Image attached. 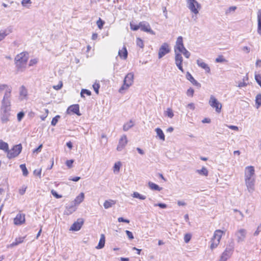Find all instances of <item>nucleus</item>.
I'll list each match as a JSON object with an SVG mask.
<instances>
[{
	"mask_svg": "<svg viewBox=\"0 0 261 261\" xmlns=\"http://www.w3.org/2000/svg\"><path fill=\"white\" fill-rule=\"evenodd\" d=\"M245 179L248 191L249 192L252 193L254 190L255 178Z\"/></svg>",
	"mask_w": 261,
	"mask_h": 261,
	"instance_id": "obj_17",
	"label": "nucleus"
},
{
	"mask_svg": "<svg viewBox=\"0 0 261 261\" xmlns=\"http://www.w3.org/2000/svg\"><path fill=\"white\" fill-rule=\"evenodd\" d=\"M62 86H63V84H62V82H60L59 84H58L57 85H56V86H54L53 88L54 89L58 90H60L62 87Z\"/></svg>",
	"mask_w": 261,
	"mask_h": 261,
	"instance_id": "obj_64",
	"label": "nucleus"
},
{
	"mask_svg": "<svg viewBox=\"0 0 261 261\" xmlns=\"http://www.w3.org/2000/svg\"><path fill=\"white\" fill-rule=\"evenodd\" d=\"M165 115L170 118H172L174 116L173 112L171 108H168L167 109L165 112Z\"/></svg>",
	"mask_w": 261,
	"mask_h": 261,
	"instance_id": "obj_40",
	"label": "nucleus"
},
{
	"mask_svg": "<svg viewBox=\"0 0 261 261\" xmlns=\"http://www.w3.org/2000/svg\"><path fill=\"white\" fill-rule=\"evenodd\" d=\"M84 198V193H81L74 199L73 202L75 204H80L81 203L83 200Z\"/></svg>",
	"mask_w": 261,
	"mask_h": 261,
	"instance_id": "obj_30",
	"label": "nucleus"
},
{
	"mask_svg": "<svg viewBox=\"0 0 261 261\" xmlns=\"http://www.w3.org/2000/svg\"><path fill=\"white\" fill-rule=\"evenodd\" d=\"M255 79L258 85L261 84V75L259 74H255Z\"/></svg>",
	"mask_w": 261,
	"mask_h": 261,
	"instance_id": "obj_60",
	"label": "nucleus"
},
{
	"mask_svg": "<svg viewBox=\"0 0 261 261\" xmlns=\"http://www.w3.org/2000/svg\"><path fill=\"white\" fill-rule=\"evenodd\" d=\"M186 49L183 43V38L181 36H179L176 41V44L174 46V52L179 53L182 51L184 49Z\"/></svg>",
	"mask_w": 261,
	"mask_h": 261,
	"instance_id": "obj_12",
	"label": "nucleus"
},
{
	"mask_svg": "<svg viewBox=\"0 0 261 261\" xmlns=\"http://www.w3.org/2000/svg\"><path fill=\"white\" fill-rule=\"evenodd\" d=\"M134 125V122L132 120H130L129 122L123 125V129L124 131H127L129 128L132 127Z\"/></svg>",
	"mask_w": 261,
	"mask_h": 261,
	"instance_id": "obj_34",
	"label": "nucleus"
},
{
	"mask_svg": "<svg viewBox=\"0 0 261 261\" xmlns=\"http://www.w3.org/2000/svg\"><path fill=\"white\" fill-rule=\"evenodd\" d=\"M191 239V235L190 233H186L184 236V241L187 243Z\"/></svg>",
	"mask_w": 261,
	"mask_h": 261,
	"instance_id": "obj_53",
	"label": "nucleus"
},
{
	"mask_svg": "<svg viewBox=\"0 0 261 261\" xmlns=\"http://www.w3.org/2000/svg\"><path fill=\"white\" fill-rule=\"evenodd\" d=\"M105 244V236L103 234L100 235V239L98 245L96 247L97 249H102L104 247Z\"/></svg>",
	"mask_w": 261,
	"mask_h": 261,
	"instance_id": "obj_24",
	"label": "nucleus"
},
{
	"mask_svg": "<svg viewBox=\"0 0 261 261\" xmlns=\"http://www.w3.org/2000/svg\"><path fill=\"white\" fill-rule=\"evenodd\" d=\"M130 29L133 31H137L139 29H140V23L138 25L134 24L132 23H130Z\"/></svg>",
	"mask_w": 261,
	"mask_h": 261,
	"instance_id": "obj_49",
	"label": "nucleus"
},
{
	"mask_svg": "<svg viewBox=\"0 0 261 261\" xmlns=\"http://www.w3.org/2000/svg\"><path fill=\"white\" fill-rule=\"evenodd\" d=\"M132 196L134 198H138L141 200H144L146 199V196L144 195H141L137 192H134L132 195Z\"/></svg>",
	"mask_w": 261,
	"mask_h": 261,
	"instance_id": "obj_37",
	"label": "nucleus"
},
{
	"mask_svg": "<svg viewBox=\"0 0 261 261\" xmlns=\"http://www.w3.org/2000/svg\"><path fill=\"white\" fill-rule=\"evenodd\" d=\"M104 23H105V22L103 20H102L100 18L96 22V24H97L98 27L99 28V29H100L102 28Z\"/></svg>",
	"mask_w": 261,
	"mask_h": 261,
	"instance_id": "obj_47",
	"label": "nucleus"
},
{
	"mask_svg": "<svg viewBox=\"0 0 261 261\" xmlns=\"http://www.w3.org/2000/svg\"><path fill=\"white\" fill-rule=\"evenodd\" d=\"M84 223V221L82 219H79L77 220L73 223L70 228V230L72 231H78L79 230Z\"/></svg>",
	"mask_w": 261,
	"mask_h": 261,
	"instance_id": "obj_18",
	"label": "nucleus"
},
{
	"mask_svg": "<svg viewBox=\"0 0 261 261\" xmlns=\"http://www.w3.org/2000/svg\"><path fill=\"white\" fill-rule=\"evenodd\" d=\"M187 7L190 11L195 14L199 12L198 9H200V5L196 0H187Z\"/></svg>",
	"mask_w": 261,
	"mask_h": 261,
	"instance_id": "obj_4",
	"label": "nucleus"
},
{
	"mask_svg": "<svg viewBox=\"0 0 261 261\" xmlns=\"http://www.w3.org/2000/svg\"><path fill=\"white\" fill-rule=\"evenodd\" d=\"M198 66L205 70L206 73H210L211 69L207 64L204 63L202 59H198L196 61Z\"/></svg>",
	"mask_w": 261,
	"mask_h": 261,
	"instance_id": "obj_21",
	"label": "nucleus"
},
{
	"mask_svg": "<svg viewBox=\"0 0 261 261\" xmlns=\"http://www.w3.org/2000/svg\"><path fill=\"white\" fill-rule=\"evenodd\" d=\"M29 59V54L27 52H22L15 58V63L18 70L22 71L25 67Z\"/></svg>",
	"mask_w": 261,
	"mask_h": 261,
	"instance_id": "obj_2",
	"label": "nucleus"
},
{
	"mask_svg": "<svg viewBox=\"0 0 261 261\" xmlns=\"http://www.w3.org/2000/svg\"><path fill=\"white\" fill-rule=\"evenodd\" d=\"M127 51L125 47H123L122 50H119L118 51V55L119 57L123 59H126L127 57Z\"/></svg>",
	"mask_w": 261,
	"mask_h": 261,
	"instance_id": "obj_26",
	"label": "nucleus"
},
{
	"mask_svg": "<svg viewBox=\"0 0 261 261\" xmlns=\"http://www.w3.org/2000/svg\"><path fill=\"white\" fill-rule=\"evenodd\" d=\"M127 143V137L126 135H123L120 139L118 145L117 147V150L118 151H121L125 146Z\"/></svg>",
	"mask_w": 261,
	"mask_h": 261,
	"instance_id": "obj_16",
	"label": "nucleus"
},
{
	"mask_svg": "<svg viewBox=\"0 0 261 261\" xmlns=\"http://www.w3.org/2000/svg\"><path fill=\"white\" fill-rule=\"evenodd\" d=\"M225 59L222 56H219L218 58L216 59L215 60L216 62L217 63H222L225 62Z\"/></svg>",
	"mask_w": 261,
	"mask_h": 261,
	"instance_id": "obj_55",
	"label": "nucleus"
},
{
	"mask_svg": "<svg viewBox=\"0 0 261 261\" xmlns=\"http://www.w3.org/2000/svg\"><path fill=\"white\" fill-rule=\"evenodd\" d=\"M134 74L132 72L128 73L123 80V84L119 89V92L128 89L133 83Z\"/></svg>",
	"mask_w": 261,
	"mask_h": 261,
	"instance_id": "obj_3",
	"label": "nucleus"
},
{
	"mask_svg": "<svg viewBox=\"0 0 261 261\" xmlns=\"http://www.w3.org/2000/svg\"><path fill=\"white\" fill-rule=\"evenodd\" d=\"M51 193L55 197L58 199L62 197V195L58 194L57 192L54 190H51Z\"/></svg>",
	"mask_w": 261,
	"mask_h": 261,
	"instance_id": "obj_56",
	"label": "nucleus"
},
{
	"mask_svg": "<svg viewBox=\"0 0 261 261\" xmlns=\"http://www.w3.org/2000/svg\"><path fill=\"white\" fill-rule=\"evenodd\" d=\"M99 87L100 85L98 83H95L93 85V89L96 94H98Z\"/></svg>",
	"mask_w": 261,
	"mask_h": 261,
	"instance_id": "obj_48",
	"label": "nucleus"
},
{
	"mask_svg": "<svg viewBox=\"0 0 261 261\" xmlns=\"http://www.w3.org/2000/svg\"><path fill=\"white\" fill-rule=\"evenodd\" d=\"M120 165H121L120 162H119L116 163L114 166V171H119L120 170Z\"/></svg>",
	"mask_w": 261,
	"mask_h": 261,
	"instance_id": "obj_57",
	"label": "nucleus"
},
{
	"mask_svg": "<svg viewBox=\"0 0 261 261\" xmlns=\"http://www.w3.org/2000/svg\"><path fill=\"white\" fill-rule=\"evenodd\" d=\"M12 90V87L7 84H0V93L5 91L4 95L2 100V103L3 104V107L5 109L8 108L9 102H11L10 98Z\"/></svg>",
	"mask_w": 261,
	"mask_h": 261,
	"instance_id": "obj_1",
	"label": "nucleus"
},
{
	"mask_svg": "<svg viewBox=\"0 0 261 261\" xmlns=\"http://www.w3.org/2000/svg\"><path fill=\"white\" fill-rule=\"evenodd\" d=\"M22 146L21 144L14 146L11 150L8 152V157L9 158H13L17 156L21 151Z\"/></svg>",
	"mask_w": 261,
	"mask_h": 261,
	"instance_id": "obj_7",
	"label": "nucleus"
},
{
	"mask_svg": "<svg viewBox=\"0 0 261 261\" xmlns=\"http://www.w3.org/2000/svg\"><path fill=\"white\" fill-rule=\"evenodd\" d=\"M255 103L258 109L261 106V94H257L255 97Z\"/></svg>",
	"mask_w": 261,
	"mask_h": 261,
	"instance_id": "obj_39",
	"label": "nucleus"
},
{
	"mask_svg": "<svg viewBox=\"0 0 261 261\" xmlns=\"http://www.w3.org/2000/svg\"><path fill=\"white\" fill-rule=\"evenodd\" d=\"M140 27L141 31L147 32L152 35H154V32L151 30L149 24L146 21H141L140 22Z\"/></svg>",
	"mask_w": 261,
	"mask_h": 261,
	"instance_id": "obj_14",
	"label": "nucleus"
},
{
	"mask_svg": "<svg viewBox=\"0 0 261 261\" xmlns=\"http://www.w3.org/2000/svg\"><path fill=\"white\" fill-rule=\"evenodd\" d=\"M60 116L59 115H57L55 117H54L51 120V124L53 126H55L57 123L59 118H60Z\"/></svg>",
	"mask_w": 261,
	"mask_h": 261,
	"instance_id": "obj_45",
	"label": "nucleus"
},
{
	"mask_svg": "<svg viewBox=\"0 0 261 261\" xmlns=\"http://www.w3.org/2000/svg\"><path fill=\"white\" fill-rule=\"evenodd\" d=\"M211 242V244L210 248L212 250L214 249V248H216L220 243L219 241L215 240H214L213 239H212Z\"/></svg>",
	"mask_w": 261,
	"mask_h": 261,
	"instance_id": "obj_38",
	"label": "nucleus"
},
{
	"mask_svg": "<svg viewBox=\"0 0 261 261\" xmlns=\"http://www.w3.org/2000/svg\"><path fill=\"white\" fill-rule=\"evenodd\" d=\"M186 79L189 80L193 85L200 88L201 84L194 79L189 72H187L186 75Z\"/></svg>",
	"mask_w": 261,
	"mask_h": 261,
	"instance_id": "obj_22",
	"label": "nucleus"
},
{
	"mask_svg": "<svg viewBox=\"0 0 261 261\" xmlns=\"http://www.w3.org/2000/svg\"><path fill=\"white\" fill-rule=\"evenodd\" d=\"M247 231L245 229L241 228L238 229L235 233L238 243H242L245 241L246 238Z\"/></svg>",
	"mask_w": 261,
	"mask_h": 261,
	"instance_id": "obj_6",
	"label": "nucleus"
},
{
	"mask_svg": "<svg viewBox=\"0 0 261 261\" xmlns=\"http://www.w3.org/2000/svg\"><path fill=\"white\" fill-rule=\"evenodd\" d=\"M261 231V223L258 226L256 230L254 232V236H257Z\"/></svg>",
	"mask_w": 261,
	"mask_h": 261,
	"instance_id": "obj_61",
	"label": "nucleus"
},
{
	"mask_svg": "<svg viewBox=\"0 0 261 261\" xmlns=\"http://www.w3.org/2000/svg\"><path fill=\"white\" fill-rule=\"evenodd\" d=\"M24 116V113L23 112H20L17 114V120L18 121H20Z\"/></svg>",
	"mask_w": 261,
	"mask_h": 261,
	"instance_id": "obj_54",
	"label": "nucleus"
},
{
	"mask_svg": "<svg viewBox=\"0 0 261 261\" xmlns=\"http://www.w3.org/2000/svg\"><path fill=\"white\" fill-rule=\"evenodd\" d=\"M170 51L169 45L167 43H164L159 50L158 57L159 59L163 58Z\"/></svg>",
	"mask_w": 261,
	"mask_h": 261,
	"instance_id": "obj_9",
	"label": "nucleus"
},
{
	"mask_svg": "<svg viewBox=\"0 0 261 261\" xmlns=\"http://www.w3.org/2000/svg\"><path fill=\"white\" fill-rule=\"evenodd\" d=\"M71 113L76 114L78 116L81 115V114L80 113L79 105H73L68 107L67 110V113L69 114Z\"/></svg>",
	"mask_w": 261,
	"mask_h": 261,
	"instance_id": "obj_19",
	"label": "nucleus"
},
{
	"mask_svg": "<svg viewBox=\"0 0 261 261\" xmlns=\"http://www.w3.org/2000/svg\"><path fill=\"white\" fill-rule=\"evenodd\" d=\"M194 92V90L193 88H189L187 92V95L189 96H193Z\"/></svg>",
	"mask_w": 261,
	"mask_h": 261,
	"instance_id": "obj_58",
	"label": "nucleus"
},
{
	"mask_svg": "<svg viewBox=\"0 0 261 261\" xmlns=\"http://www.w3.org/2000/svg\"><path fill=\"white\" fill-rule=\"evenodd\" d=\"M237 9V7L236 6H231V7H230L226 11H225V13L226 14H228L230 13H231V12H234L235 11V10Z\"/></svg>",
	"mask_w": 261,
	"mask_h": 261,
	"instance_id": "obj_51",
	"label": "nucleus"
},
{
	"mask_svg": "<svg viewBox=\"0 0 261 261\" xmlns=\"http://www.w3.org/2000/svg\"><path fill=\"white\" fill-rule=\"evenodd\" d=\"M196 172H197L200 175L207 176L208 175V170L207 169L203 167L200 170H197Z\"/></svg>",
	"mask_w": 261,
	"mask_h": 261,
	"instance_id": "obj_36",
	"label": "nucleus"
},
{
	"mask_svg": "<svg viewBox=\"0 0 261 261\" xmlns=\"http://www.w3.org/2000/svg\"><path fill=\"white\" fill-rule=\"evenodd\" d=\"M182 53L186 58H189L190 57V53L187 49H185L182 51L180 52V54Z\"/></svg>",
	"mask_w": 261,
	"mask_h": 261,
	"instance_id": "obj_50",
	"label": "nucleus"
},
{
	"mask_svg": "<svg viewBox=\"0 0 261 261\" xmlns=\"http://www.w3.org/2000/svg\"><path fill=\"white\" fill-rule=\"evenodd\" d=\"M209 105L213 108L215 109L216 112L219 113L222 109L221 103L213 95H211L208 101Z\"/></svg>",
	"mask_w": 261,
	"mask_h": 261,
	"instance_id": "obj_5",
	"label": "nucleus"
},
{
	"mask_svg": "<svg viewBox=\"0 0 261 261\" xmlns=\"http://www.w3.org/2000/svg\"><path fill=\"white\" fill-rule=\"evenodd\" d=\"M23 242V238H18L16 239L15 241L13 242L11 245V247H14L18 245L19 244L22 243Z\"/></svg>",
	"mask_w": 261,
	"mask_h": 261,
	"instance_id": "obj_42",
	"label": "nucleus"
},
{
	"mask_svg": "<svg viewBox=\"0 0 261 261\" xmlns=\"http://www.w3.org/2000/svg\"><path fill=\"white\" fill-rule=\"evenodd\" d=\"M186 49L183 43V38L181 36H179L176 41V44L174 46V52L179 53L182 51L184 49Z\"/></svg>",
	"mask_w": 261,
	"mask_h": 261,
	"instance_id": "obj_10",
	"label": "nucleus"
},
{
	"mask_svg": "<svg viewBox=\"0 0 261 261\" xmlns=\"http://www.w3.org/2000/svg\"><path fill=\"white\" fill-rule=\"evenodd\" d=\"M32 3L31 0H22L21 5L23 7H27L28 8H30V6H28L27 4H31Z\"/></svg>",
	"mask_w": 261,
	"mask_h": 261,
	"instance_id": "obj_46",
	"label": "nucleus"
},
{
	"mask_svg": "<svg viewBox=\"0 0 261 261\" xmlns=\"http://www.w3.org/2000/svg\"><path fill=\"white\" fill-rule=\"evenodd\" d=\"M74 161L73 160H67L66 162V165L68 168H71L72 166V164Z\"/></svg>",
	"mask_w": 261,
	"mask_h": 261,
	"instance_id": "obj_63",
	"label": "nucleus"
},
{
	"mask_svg": "<svg viewBox=\"0 0 261 261\" xmlns=\"http://www.w3.org/2000/svg\"><path fill=\"white\" fill-rule=\"evenodd\" d=\"M0 149L3 150L6 152L9 151V146L8 143L4 142L2 140H0Z\"/></svg>",
	"mask_w": 261,
	"mask_h": 261,
	"instance_id": "obj_32",
	"label": "nucleus"
},
{
	"mask_svg": "<svg viewBox=\"0 0 261 261\" xmlns=\"http://www.w3.org/2000/svg\"><path fill=\"white\" fill-rule=\"evenodd\" d=\"M148 186L149 188L152 190L160 191L162 189V188L160 187L158 185L151 181H149L148 182Z\"/></svg>",
	"mask_w": 261,
	"mask_h": 261,
	"instance_id": "obj_29",
	"label": "nucleus"
},
{
	"mask_svg": "<svg viewBox=\"0 0 261 261\" xmlns=\"http://www.w3.org/2000/svg\"><path fill=\"white\" fill-rule=\"evenodd\" d=\"M183 58L181 54L177 52H175V63L178 68L182 72H184V70L182 68Z\"/></svg>",
	"mask_w": 261,
	"mask_h": 261,
	"instance_id": "obj_13",
	"label": "nucleus"
},
{
	"mask_svg": "<svg viewBox=\"0 0 261 261\" xmlns=\"http://www.w3.org/2000/svg\"><path fill=\"white\" fill-rule=\"evenodd\" d=\"M223 233V231L221 230H216L214 234L213 237L212 239L217 241H220L222 234Z\"/></svg>",
	"mask_w": 261,
	"mask_h": 261,
	"instance_id": "obj_25",
	"label": "nucleus"
},
{
	"mask_svg": "<svg viewBox=\"0 0 261 261\" xmlns=\"http://www.w3.org/2000/svg\"><path fill=\"white\" fill-rule=\"evenodd\" d=\"M136 44L137 45L140 47L141 48H143L144 47V43L143 40L140 38H137L136 39Z\"/></svg>",
	"mask_w": 261,
	"mask_h": 261,
	"instance_id": "obj_44",
	"label": "nucleus"
},
{
	"mask_svg": "<svg viewBox=\"0 0 261 261\" xmlns=\"http://www.w3.org/2000/svg\"><path fill=\"white\" fill-rule=\"evenodd\" d=\"M20 96V97H22L21 99L27 96L28 94V91L26 88L24 87V86H21L20 88V92H19Z\"/></svg>",
	"mask_w": 261,
	"mask_h": 261,
	"instance_id": "obj_33",
	"label": "nucleus"
},
{
	"mask_svg": "<svg viewBox=\"0 0 261 261\" xmlns=\"http://www.w3.org/2000/svg\"><path fill=\"white\" fill-rule=\"evenodd\" d=\"M20 168L21 169L23 175L25 176L28 174V171L25 164H21L20 165Z\"/></svg>",
	"mask_w": 261,
	"mask_h": 261,
	"instance_id": "obj_41",
	"label": "nucleus"
},
{
	"mask_svg": "<svg viewBox=\"0 0 261 261\" xmlns=\"http://www.w3.org/2000/svg\"><path fill=\"white\" fill-rule=\"evenodd\" d=\"M75 204L73 201H72L69 205L66 206L65 213L67 215L71 214L75 211Z\"/></svg>",
	"mask_w": 261,
	"mask_h": 261,
	"instance_id": "obj_23",
	"label": "nucleus"
},
{
	"mask_svg": "<svg viewBox=\"0 0 261 261\" xmlns=\"http://www.w3.org/2000/svg\"><path fill=\"white\" fill-rule=\"evenodd\" d=\"M125 233L129 240H133L134 237L133 233L129 230H125Z\"/></svg>",
	"mask_w": 261,
	"mask_h": 261,
	"instance_id": "obj_59",
	"label": "nucleus"
},
{
	"mask_svg": "<svg viewBox=\"0 0 261 261\" xmlns=\"http://www.w3.org/2000/svg\"><path fill=\"white\" fill-rule=\"evenodd\" d=\"M86 94L88 96H90L91 95V92L90 91L87 89H82L81 92V96L82 97H85L84 94Z\"/></svg>",
	"mask_w": 261,
	"mask_h": 261,
	"instance_id": "obj_43",
	"label": "nucleus"
},
{
	"mask_svg": "<svg viewBox=\"0 0 261 261\" xmlns=\"http://www.w3.org/2000/svg\"><path fill=\"white\" fill-rule=\"evenodd\" d=\"M232 252L229 250H228L227 249L225 248V250L223 252L221 257H222L223 259L227 260L228 258L230 257Z\"/></svg>",
	"mask_w": 261,
	"mask_h": 261,
	"instance_id": "obj_27",
	"label": "nucleus"
},
{
	"mask_svg": "<svg viewBox=\"0 0 261 261\" xmlns=\"http://www.w3.org/2000/svg\"><path fill=\"white\" fill-rule=\"evenodd\" d=\"M257 22L258 24H261V9L258 10L257 12Z\"/></svg>",
	"mask_w": 261,
	"mask_h": 261,
	"instance_id": "obj_62",
	"label": "nucleus"
},
{
	"mask_svg": "<svg viewBox=\"0 0 261 261\" xmlns=\"http://www.w3.org/2000/svg\"><path fill=\"white\" fill-rule=\"evenodd\" d=\"M254 168L253 166H248L245 168V179L254 178Z\"/></svg>",
	"mask_w": 261,
	"mask_h": 261,
	"instance_id": "obj_15",
	"label": "nucleus"
},
{
	"mask_svg": "<svg viewBox=\"0 0 261 261\" xmlns=\"http://www.w3.org/2000/svg\"><path fill=\"white\" fill-rule=\"evenodd\" d=\"M115 204L114 201L112 200H106L103 203V206L105 208L108 209L110 207H111L112 205Z\"/></svg>",
	"mask_w": 261,
	"mask_h": 261,
	"instance_id": "obj_35",
	"label": "nucleus"
},
{
	"mask_svg": "<svg viewBox=\"0 0 261 261\" xmlns=\"http://www.w3.org/2000/svg\"><path fill=\"white\" fill-rule=\"evenodd\" d=\"M155 131L160 140H165V135L163 130L160 128H156L155 129Z\"/></svg>",
	"mask_w": 261,
	"mask_h": 261,
	"instance_id": "obj_31",
	"label": "nucleus"
},
{
	"mask_svg": "<svg viewBox=\"0 0 261 261\" xmlns=\"http://www.w3.org/2000/svg\"><path fill=\"white\" fill-rule=\"evenodd\" d=\"M8 33H6V31H0V41L5 38L7 36Z\"/></svg>",
	"mask_w": 261,
	"mask_h": 261,
	"instance_id": "obj_52",
	"label": "nucleus"
},
{
	"mask_svg": "<svg viewBox=\"0 0 261 261\" xmlns=\"http://www.w3.org/2000/svg\"><path fill=\"white\" fill-rule=\"evenodd\" d=\"M3 104L2 103L1 112L2 113V120L3 122H6L8 120V117L10 115L9 112L11 110V102H9L8 108L5 109L3 107Z\"/></svg>",
	"mask_w": 261,
	"mask_h": 261,
	"instance_id": "obj_8",
	"label": "nucleus"
},
{
	"mask_svg": "<svg viewBox=\"0 0 261 261\" xmlns=\"http://www.w3.org/2000/svg\"><path fill=\"white\" fill-rule=\"evenodd\" d=\"M186 49L183 43V38L181 36H179L176 41V44L174 46V52L179 53L182 51L184 49Z\"/></svg>",
	"mask_w": 261,
	"mask_h": 261,
	"instance_id": "obj_11",
	"label": "nucleus"
},
{
	"mask_svg": "<svg viewBox=\"0 0 261 261\" xmlns=\"http://www.w3.org/2000/svg\"><path fill=\"white\" fill-rule=\"evenodd\" d=\"M234 246V243L232 239H230L228 241V243L226 245V248L228 250H229L233 252Z\"/></svg>",
	"mask_w": 261,
	"mask_h": 261,
	"instance_id": "obj_28",
	"label": "nucleus"
},
{
	"mask_svg": "<svg viewBox=\"0 0 261 261\" xmlns=\"http://www.w3.org/2000/svg\"><path fill=\"white\" fill-rule=\"evenodd\" d=\"M25 221V216L22 214H18L14 219V223L15 225H21Z\"/></svg>",
	"mask_w": 261,
	"mask_h": 261,
	"instance_id": "obj_20",
	"label": "nucleus"
}]
</instances>
